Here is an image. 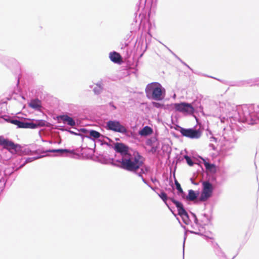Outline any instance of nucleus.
<instances>
[{"mask_svg":"<svg viewBox=\"0 0 259 259\" xmlns=\"http://www.w3.org/2000/svg\"><path fill=\"white\" fill-rule=\"evenodd\" d=\"M142 157L138 153L125 155L122 158L115 160L114 165L127 171L136 172L143 164Z\"/></svg>","mask_w":259,"mask_h":259,"instance_id":"f257e3e1","label":"nucleus"},{"mask_svg":"<svg viewBox=\"0 0 259 259\" xmlns=\"http://www.w3.org/2000/svg\"><path fill=\"white\" fill-rule=\"evenodd\" d=\"M145 92L147 97H149L151 96L153 99L160 101L163 99L162 94H164L165 90L159 83L152 82L147 85Z\"/></svg>","mask_w":259,"mask_h":259,"instance_id":"f03ea898","label":"nucleus"},{"mask_svg":"<svg viewBox=\"0 0 259 259\" xmlns=\"http://www.w3.org/2000/svg\"><path fill=\"white\" fill-rule=\"evenodd\" d=\"M179 131L183 136L190 139H198L202 136V132L199 129L185 128L182 127H179Z\"/></svg>","mask_w":259,"mask_h":259,"instance_id":"7ed1b4c3","label":"nucleus"},{"mask_svg":"<svg viewBox=\"0 0 259 259\" xmlns=\"http://www.w3.org/2000/svg\"><path fill=\"white\" fill-rule=\"evenodd\" d=\"M9 121L17 125L19 128H35L38 126H42L45 125L43 121H36L35 123L33 122H24L17 119H11Z\"/></svg>","mask_w":259,"mask_h":259,"instance_id":"20e7f679","label":"nucleus"},{"mask_svg":"<svg viewBox=\"0 0 259 259\" xmlns=\"http://www.w3.org/2000/svg\"><path fill=\"white\" fill-rule=\"evenodd\" d=\"M203 190L199 198L201 201H205L207 200L212 195V184L207 181L202 183Z\"/></svg>","mask_w":259,"mask_h":259,"instance_id":"39448f33","label":"nucleus"},{"mask_svg":"<svg viewBox=\"0 0 259 259\" xmlns=\"http://www.w3.org/2000/svg\"><path fill=\"white\" fill-rule=\"evenodd\" d=\"M107 126L108 130L122 134H125L127 132V130L125 127L121 125L118 121L110 120L107 122Z\"/></svg>","mask_w":259,"mask_h":259,"instance_id":"423d86ee","label":"nucleus"},{"mask_svg":"<svg viewBox=\"0 0 259 259\" xmlns=\"http://www.w3.org/2000/svg\"><path fill=\"white\" fill-rule=\"evenodd\" d=\"M174 107L178 111L189 114L193 113L194 110L190 104L185 102L176 103L174 104Z\"/></svg>","mask_w":259,"mask_h":259,"instance_id":"0eeeda50","label":"nucleus"},{"mask_svg":"<svg viewBox=\"0 0 259 259\" xmlns=\"http://www.w3.org/2000/svg\"><path fill=\"white\" fill-rule=\"evenodd\" d=\"M114 149L116 152L120 154L121 158H122L125 155L130 154L128 147L121 143H116L114 145Z\"/></svg>","mask_w":259,"mask_h":259,"instance_id":"6e6552de","label":"nucleus"},{"mask_svg":"<svg viewBox=\"0 0 259 259\" xmlns=\"http://www.w3.org/2000/svg\"><path fill=\"white\" fill-rule=\"evenodd\" d=\"M169 199L170 200L176 205L178 208V214L180 215L183 219H188V213L184 209L182 203L172 198H169Z\"/></svg>","mask_w":259,"mask_h":259,"instance_id":"1a4fd4ad","label":"nucleus"},{"mask_svg":"<svg viewBox=\"0 0 259 259\" xmlns=\"http://www.w3.org/2000/svg\"><path fill=\"white\" fill-rule=\"evenodd\" d=\"M4 148L7 149L9 151L13 152V151L16 152L18 148H19V146L17 144H15L13 142L9 141L8 139L5 140L3 145Z\"/></svg>","mask_w":259,"mask_h":259,"instance_id":"9d476101","label":"nucleus"},{"mask_svg":"<svg viewBox=\"0 0 259 259\" xmlns=\"http://www.w3.org/2000/svg\"><path fill=\"white\" fill-rule=\"evenodd\" d=\"M4 148L7 149L9 151L13 152V151L16 152L18 148H19V146L17 144H15L13 142L9 141L8 139L5 140L3 145Z\"/></svg>","mask_w":259,"mask_h":259,"instance_id":"9b49d317","label":"nucleus"},{"mask_svg":"<svg viewBox=\"0 0 259 259\" xmlns=\"http://www.w3.org/2000/svg\"><path fill=\"white\" fill-rule=\"evenodd\" d=\"M109 57L110 60L114 63L120 64L122 62L121 55L116 52L110 53Z\"/></svg>","mask_w":259,"mask_h":259,"instance_id":"f8f14e48","label":"nucleus"},{"mask_svg":"<svg viewBox=\"0 0 259 259\" xmlns=\"http://www.w3.org/2000/svg\"><path fill=\"white\" fill-rule=\"evenodd\" d=\"M49 152H58L61 155L65 154V156H69L71 155L75 154V151L74 150H68V149H53L49 150L47 151Z\"/></svg>","mask_w":259,"mask_h":259,"instance_id":"ddd939ff","label":"nucleus"},{"mask_svg":"<svg viewBox=\"0 0 259 259\" xmlns=\"http://www.w3.org/2000/svg\"><path fill=\"white\" fill-rule=\"evenodd\" d=\"M60 118L64 123H67L70 126H73L75 125L74 120L71 117L67 115H62L60 116Z\"/></svg>","mask_w":259,"mask_h":259,"instance_id":"4468645a","label":"nucleus"},{"mask_svg":"<svg viewBox=\"0 0 259 259\" xmlns=\"http://www.w3.org/2000/svg\"><path fill=\"white\" fill-rule=\"evenodd\" d=\"M29 106L33 109L39 110L41 107V101L37 99L32 100L29 103Z\"/></svg>","mask_w":259,"mask_h":259,"instance_id":"2eb2a0df","label":"nucleus"},{"mask_svg":"<svg viewBox=\"0 0 259 259\" xmlns=\"http://www.w3.org/2000/svg\"><path fill=\"white\" fill-rule=\"evenodd\" d=\"M152 129L148 126H146L139 131V134L141 136H146L152 134Z\"/></svg>","mask_w":259,"mask_h":259,"instance_id":"dca6fc26","label":"nucleus"},{"mask_svg":"<svg viewBox=\"0 0 259 259\" xmlns=\"http://www.w3.org/2000/svg\"><path fill=\"white\" fill-rule=\"evenodd\" d=\"M204 165L206 169L212 172H215L216 171V168L214 164H210L206 161H204Z\"/></svg>","mask_w":259,"mask_h":259,"instance_id":"f3484780","label":"nucleus"},{"mask_svg":"<svg viewBox=\"0 0 259 259\" xmlns=\"http://www.w3.org/2000/svg\"><path fill=\"white\" fill-rule=\"evenodd\" d=\"M196 198L197 195L195 194V192L192 190H190L189 191L188 195L187 197V199L190 201H193L195 200Z\"/></svg>","mask_w":259,"mask_h":259,"instance_id":"a211bd4d","label":"nucleus"},{"mask_svg":"<svg viewBox=\"0 0 259 259\" xmlns=\"http://www.w3.org/2000/svg\"><path fill=\"white\" fill-rule=\"evenodd\" d=\"M90 135L95 139H98L101 136L99 132L94 130H92L90 132Z\"/></svg>","mask_w":259,"mask_h":259,"instance_id":"6ab92c4d","label":"nucleus"},{"mask_svg":"<svg viewBox=\"0 0 259 259\" xmlns=\"http://www.w3.org/2000/svg\"><path fill=\"white\" fill-rule=\"evenodd\" d=\"M102 90V87L101 84H97L94 88V92L96 94H100Z\"/></svg>","mask_w":259,"mask_h":259,"instance_id":"aec40b11","label":"nucleus"},{"mask_svg":"<svg viewBox=\"0 0 259 259\" xmlns=\"http://www.w3.org/2000/svg\"><path fill=\"white\" fill-rule=\"evenodd\" d=\"M184 158L186 159L187 163L189 165L191 166L193 165L194 162H193V161L189 156H188V155H185L184 156Z\"/></svg>","mask_w":259,"mask_h":259,"instance_id":"412c9836","label":"nucleus"},{"mask_svg":"<svg viewBox=\"0 0 259 259\" xmlns=\"http://www.w3.org/2000/svg\"><path fill=\"white\" fill-rule=\"evenodd\" d=\"M159 196L162 199V200L166 203V201L168 199L166 194L164 192H162L160 193V194H159Z\"/></svg>","mask_w":259,"mask_h":259,"instance_id":"4be33fe9","label":"nucleus"},{"mask_svg":"<svg viewBox=\"0 0 259 259\" xmlns=\"http://www.w3.org/2000/svg\"><path fill=\"white\" fill-rule=\"evenodd\" d=\"M175 182L177 189L179 191L180 193H183V191L181 188L180 184L177 180H175Z\"/></svg>","mask_w":259,"mask_h":259,"instance_id":"5701e85b","label":"nucleus"},{"mask_svg":"<svg viewBox=\"0 0 259 259\" xmlns=\"http://www.w3.org/2000/svg\"><path fill=\"white\" fill-rule=\"evenodd\" d=\"M6 139L4 138L2 136H0V145H3V143L5 142Z\"/></svg>","mask_w":259,"mask_h":259,"instance_id":"b1692460","label":"nucleus"},{"mask_svg":"<svg viewBox=\"0 0 259 259\" xmlns=\"http://www.w3.org/2000/svg\"><path fill=\"white\" fill-rule=\"evenodd\" d=\"M153 105L156 107H159L160 106V104L156 102H153Z\"/></svg>","mask_w":259,"mask_h":259,"instance_id":"393cba45","label":"nucleus"}]
</instances>
